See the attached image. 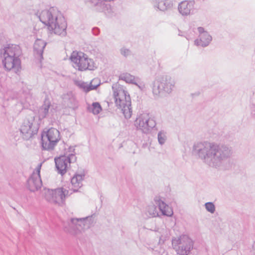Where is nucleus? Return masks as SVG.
Here are the masks:
<instances>
[{
    "mask_svg": "<svg viewBox=\"0 0 255 255\" xmlns=\"http://www.w3.org/2000/svg\"><path fill=\"white\" fill-rule=\"evenodd\" d=\"M54 160L58 173L61 175L65 174L68 168V165H69L66 160L65 155H60L58 157L55 158Z\"/></svg>",
    "mask_w": 255,
    "mask_h": 255,
    "instance_id": "a211bd4d",
    "label": "nucleus"
},
{
    "mask_svg": "<svg viewBox=\"0 0 255 255\" xmlns=\"http://www.w3.org/2000/svg\"><path fill=\"white\" fill-rule=\"evenodd\" d=\"M47 43L41 39H37L33 45L34 54L35 57L40 61L43 59V53Z\"/></svg>",
    "mask_w": 255,
    "mask_h": 255,
    "instance_id": "6ab92c4d",
    "label": "nucleus"
},
{
    "mask_svg": "<svg viewBox=\"0 0 255 255\" xmlns=\"http://www.w3.org/2000/svg\"><path fill=\"white\" fill-rule=\"evenodd\" d=\"M102 110V107L98 102H94L92 104L91 110L94 115L99 114Z\"/></svg>",
    "mask_w": 255,
    "mask_h": 255,
    "instance_id": "bb28decb",
    "label": "nucleus"
},
{
    "mask_svg": "<svg viewBox=\"0 0 255 255\" xmlns=\"http://www.w3.org/2000/svg\"><path fill=\"white\" fill-rule=\"evenodd\" d=\"M62 98L64 104L68 107L74 110L78 107L77 101L72 92H69L63 94Z\"/></svg>",
    "mask_w": 255,
    "mask_h": 255,
    "instance_id": "aec40b11",
    "label": "nucleus"
},
{
    "mask_svg": "<svg viewBox=\"0 0 255 255\" xmlns=\"http://www.w3.org/2000/svg\"><path fill=\"white\" fill-rule=\"evenodd\" d=\"M137 86H138L139 87V88L140 89H141V90H143V89L144 88V85L140 83L139 84H138L137 83V85H136Z\"/></svg>",
    "mask_w": 255,
    "mask_h": 255,
    "instance_id": "e433bc0d",
    "label": "nucleus"
},
{
    "mask_svg": "<svg viewBox=\"0 0 255 255\" xmlns=\"http://www.w3.org/2000/svg\"><path fill=\"white\" fill-rule=\"evenodd\" d=\"M154 201L163 215L170 217L173 215L171 208L160 198L156 197Z\"/></svg>",
    "mask_w": 255,
    "mask_h": 255,
    "instance_id": "412c9836",
    "label": "nucleus"
},
{
    "mask_svg": "<svg viewBox=\"0 0 255 255\" xmlns=\"http://www.w3.org/2000/svg\"><path fill=\"white\" fill-rule=\"evenodd\" d=\"M157 82L159 83L163 91L168 94L172 92L175 85L174 80L168 75L162 76Z\"/></svg>",
    "mask_w": 255,
    "mask_h": 255,
    "instance_id": "dca6fc26",
    "label": "nucleus"
},
{
    "mask_svg": "<svg viewBox=\"0 0 255 255\" xmlns=\"http://www.w3.org/2000/svg\"><path fill=\"white\" fill-rule=\"evenodd\" d=\"M151 3L156 11L164 13L171 10L173 7V0H151Z\"/></svg>",
    "mask_w": 255,
    "mask_h": 255,
    "instance_id": "2eb2a0df",
    "label": "nucleus"
},
{
    "mask_svg": "<svg viewBox=\"0 0 255 255\" xmlns=\"http://www.w3.org/2000/svg\"><path fill=\"white\" fill-rule=\"evenodd\" d=\"M193 151L204 163L215 168H222L232 155L228 145L207 141L195 143Z\"/></svg>",
    "mask_w": 255,
    "mask_h": 255,
    "instance_id": "f257e3e1",
    "label": "nucleus"
},
{
    "mask_svg": "<svg viewBox=\"0 0 255 255\" xmlns=\"http://www.w3.org/2000/svg\"><path fill=\"white\" fill-rule=\"evenodd\" d=\"M120 53L125 57H127L131 55V51L125 47H123L120 49Z\"/></svg>",
    "mask_w": 255,
    "mask_h": 255,
    "instance_id": "2f4dec72",
    "label": "nucleus"
},
{
    "mask_svg": "<svg viewBox=\"0 0 255 255\" xmlns=\"http://www.w3.org/2000/svg\"><path fill=\"white\" fill-rule=\"evenodd\" d=\"M137 128L144 133H149L152 129L155 128V121L149 117V114L141 115L135 121Z\"/></svg>",
    "mask_w": 255,
    "mask_h": 255,
    "instance_id": "9b49d317",
    "label": "nucleus"
},
{
    "mask_svg": "<svg viewBox=\"0 0 255 255\" xmlns=\"http://www.w3.org/2000/svg\"><path fill=\"white\" fill-rule=\"evenodd\" d=\"M251 110L252 116L255 118V94L251 99Z\"/></svg>",
    "mask_w": 255,
    "mask_h": 255,
    "instance_id": "7c9ffc66",
    "label": "nucleus"
},
{
    "mask_svg": "<svg viewBox=\"0 0 255 255\" xmlns=\"http://www.w3.org/2000/svg\"><path fill=\"white\" fill-rule=\"evenodd\" d=\"M205 209L211 213H214L215 211V206L213 202H209L205 204Z\"/></svg>",
    "mask_w": 255,
    "mask_h": 255,
    "instance_id": "c756f323",
    "label": "nucleus"
},
{
    "mask_svg": "<svg viewBox=\"0 0 255 255\" xmlns=\"http://www.w3.org/2000/svg\"><path fill=\"white\" fill-rule=\"evenodd\" d=\"M84 2L90 4L93 10L97 12H103L107 17H112L115 15L114 8L111 4L102 0H84Z\"/></svg>",
    "mask_w": 255,
    "mask_h": 255,
    "instance_id": "9d476101",
    "label": "nucleus"
},
{
    "mask_svg": "<svg viewBox=\"0 0 255 255\" xmlns=\"http://www.w3.org/2000/svg\"><path fill=\"white\" fill-rule=\"evenodd\" d=\"M199 32V39H196L194 41V44L196 46H200L202 47H205L208 46L212 40V37L208 32L205 30L203 27H198L197 28Z\"/></svg>",
    "mask_w": 255,
    "mask_h": 255,
    "instance_id": "4468645a",
    "label": "nucleus"
},
{
    "mask_svg": "<svg viewBox=\"0 0 255 255\" xmlns=\"http://www.w3.org/2000/svg\"><path fill=\"white\" fill-rule=\"evenodd\" d=\"M68 153H75V148L74 146H70L68 148Z\"/></svg>",
    "mask_w": 255,
    "mask_h": 255,
    "instance_id": "c9c22d12",
    "label": "nucleus"
},
{
    "mask_svg": "<svg viewBox=\"0 0 255 255\" xmlns=\"http://www.w3.org/2000/svg\"><path fill=\"white\" fill-rule=\"evenodd\" d=\"M165 132L163 130L160 131L158 133L157 138L158 142L160 144H163L166 140V136L165 135Z\"/></svg>",
    "mask_w": 255,
    "mask_h": 255,
    "instance_id": "c85d7f7f",
    "label": "nucleus"
},
{
    "mask_svg": "<svg viewBox=\"0 0 255 255\" xmlns=\"http://www.w3.org/2000/svg\"><path fill=\"white\" fill-rule=\"evenodd\" d=\"M39 20L47 26L49 30L61 37L67 35V22L61 12L56 7L45 9L38 14Z\"/></svg>",
    "mask_w": 255,
    "mask_h": 255,
    "instance_id": "f03ea898",
    "label": "nucleus"
},
{
    "mask_svg": "<svg viewBox=\"0 0 255 255\" xmlns=\"http://www.w3.org/2000/svg\"><path fill=\"white\" fill-rule=\"evenodd\" d=\"M70 59L73 62V67L79 71L94 70L97 66L92 59L82 52L73 51Z\"/></svg>",
    "mask_w": 255,
    "mask_h": 255,
    "instance_id": "39448f33",
    "label": "nucleus"
},
{
    "mask_svg": "<svg viewBox=\"0 0 255 255\" xmlns=\"http://www.w3.org/2000/svg\"><path fill=\"white\" fill-rule=\"evenodd\" d=\"M22 51L18 45H8L3 49L4 59L2 63L5 69L8 71L14 70L15 72L21 69V61L19 57Z\"/></svg>",
    "mask_w": 255,
    "mask_h": 255,
    "instance_id": "7ed1b4c3",
    "label": "nucleus"
},
{
    "mask_svg": "<svg viewBox=\"0 0 255 255\" xmlns=\"http://www.w3.org/2000/svg\"><path fill=\"white\" fill-rule=\"evenodd\" d=\"M161 91H163L162 89L160 88V85L159 83L157 84L154 82L153 84L152 87V93L155 97H158L159 94Z\"/></svg>",
    "mask_w": 255,
    "mask_h": 255,
    "instance_id": "cd10ccee",
    "label": "nucleus"
},
{
    "mask_svg": "<svg viewBox=\"0 0 255 255\" xmlns=\"http://www.w3.org/2000/svg\"><path fill=\"white\" fill-rule=\"evenodd\" d=\"M45 198L49 203L58 204L63 203L65 198L68 197L72 193L67 189L61 187L55 189H45Z\"/></svg>",
    "mask_w": 255,
    "mask_h": 255,
    "instance_id": "1a4fd4ad",
    "label": "nucleus"
},
{
    "mask_svg": "<svg viewBox=\"0 0 255 255\" xmlns=\"http://www.w3.org/2000/svg\"><path fill=\"white\" fill-rule=\"evenodd\" d=\"M39 128V124L35 121L34 116H29L23 121L20 131L22 138L28 140L32 138L33 136L37 133Z\"/></svg>",
    "mask_w": 255,
    "mask_h": 255,
    "instance_id": "423d86ee",
    "label": "nucleus"
},
{
    "mask_svg": "<svg viewBox=\"0 0 255 255\" xmlns=\"http://www.w3.org/2000/svg\"><path fill=\"white\" fill-rule=\"evenodd\" d=\"M102 0L104 2H105L106 3H107V2L113 1L114 0Z\"/></svg>",
    "mask_w": 255,
    "mask_h": 255,
    "instance_id": "4c0bfd02",
    "label": "nucleus"
},
{
    "mask_svg": "<svg viewBox=\"0 0 255 255\" xmlns=\"http://www.w3.org/2000/svg\"><path fill=\"white\" fill-rule=\"evenodd\" d=\"M115 102L118 108L121 110L125 118L129 119L132 115L130 97L128 93L120 88L114 91Z\"/></svg>",
    "mask_w": 255,
    "mask_h": 255,
    "instance_id": "20e7f679",
    "label": "nucleus"
},
{
    "mask_svg": "<svg viewBox=\"0 0 255 255\" xmlns=\"http://www.w3.org/2000/svg\"><path fill=\"white\" fill-rule=\"evenodd\" d=\"M92 32L94 35H98L100 33V29L97 27H94L92 29Z\"/></svg>",
    "mask_w": 255,
    "mask_h": 255,
    "instance_id": "72a5a7b5",
    "label": "nucleus"
},
{
    "mask_svg": "<svg viewBox=\"0 0 255 255\" xmlns=\"http://www.w3.org/2000/svg\"><path fill=\"white\" fill-rule=\"evenodd\" d=\"M119 79L120 80L125 81L127 83L137 85V82L134 76L129 73H126L121 74L119 76Z\"/></svg>",
    "mask_w": 255,
    "mask_h": 255,
    "instance_id": "b1692460",
    "label": "nucleus"
},
{
    "mask_svg": "<svg viewBox=\"0 0 255 255\" xmlns=\"http://www.w3.org/2000/svg\"><path fill=\"white\" fill-rule=\"evenodd\" d=\"M93 223L94 219L93 216L81 218H71L70 223H69V226L71 228L75 227L76 230H74L73 232L68 230H67V231L72 234H77L80 231L78 226L82 227V226H83L84 227L86 226L87 227L89 228Z\"/></svg>",
    "mask_w": 255,
    "mask_h": 255,
    "instance_id": "ddd939ff",
    "label": "nucleus"
},
{
    "mask_svg": "<svg viewBox=\"0 0 255 255\" xmlns=\"http://www.w3.org/2000/svg\"><path fill=\"white\" fill-rule=\"evenodd\" d=\"M60 139V132L55 128H49L41 134V147L42 149L52 150Z\"/></svg>",
    "mask_w": 255,
    "mask_h": 255,
    "instance_id": "6e6552de",
    "label": "nucleus"
},
{
    "mask_svg": "<svg viewBox=\"0 0 255 255\" xmlns=\"http://www.w3.org/2000/svg\"><path fill=\"white\" fill-rule=\"evenodd\" d=\"M251 253L252 255H255V241L254 242L253 244L252 248L251 250Z\"/></svg>",
    "mask_w": 255,
    "mask_h": 255,
    "instance_id": "f704fd0d",
    "label": "nucleus"
},
{
    "mask_svg": "<svg viewBox=\"0 0 255 255\" xmlns=\"http://www.w3.org/2000/svg\"><path fill=\"white\" fill-rule=\"evenodd\" d=\"M199 94H200L199 93H198L196 94V95H199Z\"/></svg>",
    "mask_w": 255,
    "mask_h": 255,
    "instance_id": "58836bf2",
    "label": "nucleus"
},
{
    "mask_svg": "<svg viewBox=\"0 0 255 255\" xmlns=\"http://www.w3.org/2000/svg\"><path fill=\"white\" fill-rule=\"evenodd\" d=\"M195 1L184 0L180 2L178 6L179 12L183 16H187L193 13Z\"/></svg>",
    "mask_w": 255,
    "mask_h": 255,
    "instance_id": "f3484780",
    "label": "nucleus"
},
{
    "mask_svg": "<svg viewBox=\"0 0 255 255\" xmlns=\"http://www.w3.org/2000/svg\"><path fill=\"white\" fill-rule=\"evenodd\" d=\"M172 245L179 255H189L193 249L194 243L187 235L180 236L172 240Z\"/></svg>",
    "mask_w": 255,
    "mask_h": 255,
    "instance_id": "0eeeda50",
    "label": "nucleus"
},
{
    "mask_svg": "<svg viewBox=\"0 0 255 255\" xmlns=\"http://www.w3.org/2000/svg\"><path fill=\"white\" fill-rule=\"evenodd\" d=\"M84 173H76L71 178V182L73 186L72 189L73 192H78V189L83 186L82 182L84 179Z\"/></svg>",
    "mask_w": 255,
    "mask_h": 255,
    "instance_id": "4be33fe9",
    "label": "nucleus"
},
{
    "mask_svg": "<svg viewBox=\"0 0 255 255\" xmlns=\"http://www.w3.org/2000/svg\"><path fill=\"white\" fill-rule=\"evenodd\" d=\"M42 163H39L36 168V173H32L27 180V187L31 192L38 190L42 186L40 172Z\"/></svg>",
    "mask_w": 255,
    "mask_h": 255,
    "instance_id": "f8f14e48",
    "label": "nucleus"
},
{
    "mask_svg": "<svg viewBox=\"0 0 255 255\" xmlns=\"http://www.w3.org/2000/svg\"><path fill=\"white\" fill-rule=\"evenodd\" d=\"M66 160L68 162L70 165L71 163L75 162L77 160V157L75 153H65Z\"/></svg>",
    "mask_w": 255,
    "mask_h": 255,
    "instance_id": "a878e982",
    "label": "nucleus"
},
{
    "mask_svg": "<svg viewBox=\"0 0 255 255\" xmlns=\"http://www.w3.org/2000/svg\"><path fill=\"white\" fill-rule=\"evenodd\" d=\"M92 82L88 84V83L83 82L79 83L78 84V86L79 88L83 89L84 92L87 93L91 90L96 89L99 86V84H97L96 85H92Z\"/></svg>",
    "mask_w": 255,
    "mask_h": 255,
    "instance_id": "393cba45",
    "label": "nucleus"
},
{
    "mask_svg": "<svg viewBox=\"0 0 255 255\" xmlns=\"http://www.w3.org/2000/svg\"><path fill=\"white\" fill-rule=\"evenodd\" d=\"M149 214L152 215L153 217H155L158 215V213L156 210V208L154 206H151L149 208Z\"/></svg>",
    "mask_w": 255,
    "mask_h": 255,
    "instance_id": "473e14b6",
    "label": "nucleus"
},
{
    "mask_svg": "<svg viewBox=\"0 0 255 255\" xmlns=\"http://www.w3.org/2000/svg\"><path fill=\"white\" fill-rule=\"evenodd\" d=\"M51 106L49 102H44V104L38 110V116L39 120L43 119L46 118L49 114V110Z\"/></svg>",
    "mask_w": 255,
    "mask_h": 255,
    "instance_id": "5701e85b",
    "label": "nucleus"
}]
</instances>
